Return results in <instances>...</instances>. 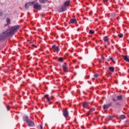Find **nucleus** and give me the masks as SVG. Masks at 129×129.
Listing matches in <instances>:
<instances>
[{
  "label": "nucleus",
  "instance_id": "obj_36",
  "mask_svg": "<svg viewBox=\"0 0 129 129\" xmlns=\"http://www.w3.org/2000/svg\"><path fill=\"white\" fill-rule=\"evenodd\" d=\"M64 64H65L64 65L65 66H67V64L66 63H64Z\"/></svg>",
  "mask_w": 129,
  "mask_h": 129
},
{
  "label": "nucleus",
  "instance_id": "obj_20",
  "mask_svg": "<svg viewBox=\"0 0 129 129\" xmlns=\"http://www.w3.org/2000/svg\"><path fill=\"white\" fill-rule=\"evenodd\" d=\"M39 2L41 3V4H45V3H47V1L48 0H39Z\"/></svg>",
  "mask_w": 129,
  "mask_h": 129
},
{
  "label": "nucleus",
  "instance_id": "obj_10",
  "mask_svg": "<svg viewBox=\"0 0 129 129\" xmlns=\"http://www.w3.org/2000/svg\"><path fill=\"white\" fill-rule=\"evenodd\" d=\"M124 60L129 63V56L127 55H123Z\"/></svg>",
  "mask_w": 129,
  "mask_h": 129
},
{
  "label": "nucleus",
  "instance_id": "obj_13",
  "mask_svg": "<svg viewBox=\"0 0 129 129\" xmlns=\"http://www.w3.org/2000/svg\"><path fill=\"white\" fill-rule=\"evenodd\" d=\"M89 104V102H85L83 104V106L84 108H85L86 107V106H88V105Z\"/></svg>",
  "mask_w": 129,
  "mask_h": 129
},
{
  "label": "nucleus",
  "instance_id": "obj_23",
  "mask_svg": "<svg viewBox=\"0 0 129 129\" xmlns=\"http://www.w3.org/2000/svg\"><path fill=\"white\" fill-rule=\"evenodd\" d=\"M7 25H9L10 24V23H11L10 19H9V18L7 19Z\"/></svg>",
  "mask_w": 129,
  "mask_h": 129
},
{
  "label": "nucleus",
  "instance_id": "obj_25",
  "mask_svg": "<svg viewBox=\"0 0 129 129\" xmlns=\"http://www.w3.org/2000/svg\"><path fill=\"white\" fill-rule=\"evenodd\" d=\"M59 62H63V58L59 57L58 59Z\"/></svg>",
  "mask_w": 129,
  "mask_h": 129
},
{
  "label": "nucleus",
  "instance_id": "obj_12",
  "mask_svg": "<svg viewBox=\"0 0 129 129\" xmlns=\"http://www.w3.org/2000/svg\"><path fill=\"white\" fill-rule=\"evenodd\" d=\"M109 16H110V17H111L112 18H114V17H115V16H116V14L114 13H111L109 14Z\"/></svg>",
  "mask_w": 129,
  "mask_h": 129
},
{
  "label": "nucleus",
  "instance_id": "obj_40",
  "mask_svg": "<svg viewBox=\"0 0 129 129\" xmlns=\"http://www.w3.org/2000/svg\"><path fill=\"white\" fill-rule=\"evenodd\" d=\"M79 59H82V57H80Z\"/></svg>",
  "mask_w": 129,
  "mask_h": 129
},
{
  "label": "nucleus",
  "instance_id": "obj_8",
  "mask_svg": "<svg viewBox=\"0 0 129 129\" xmlns=\"http://www.w3.org/2000/svg\"><path fill=\"white\" fill-rule=\"evenodd\" d=\"M69 114L68 113V111L67 110V109L63 110V115H64V117H67V116H68Z\"/></svg>",
  "mask_w": 129,
  "mask_h": 129
},
{
  "label": "nucleus",
  "instance_id": "obj_42",
  "mask_svg": "<svg viewBox=\"0 0 129 129\" xmlns=\"http://www.w3.org/2000/svg\"><path fill=\"white\" fill-rule=\"evenodd\" d=\"M126 122H128V121H127V120H126Z\"/></svg>",
  "mask_w": 129,
  "mask_h": 129
},
{
  "label": "nucleus",
  "instance_id": "obj_43",
  "mask_svg": "<svg viewBox=\"0 0 129 129\" xmlns=\"http://www.w3.org/2000/svg\"><path fill=\"white\" fill-rule=\"evenodd\" d=\"M78 31H79V28L78 29Z\"/></svg>",
  "mask_w": 129,
  "mask_h": 129
},
{
  "label": "nucleus",
  "instance_id": "obj_6",
  "mask_svg": "<svg viewBox=\"0 0 129 129\" xmlns=\"http://www.w3.org/2000/svg\"><path fill=\"white\" fill-rule=\"evenodd\" d=\"M28 126H35V123L32 120H30L27 123Z\"/></svg>",
  "mask_w": 129,
  "mask_h": 129
},
{
  "label": "nucleus",
  "instance_id": "obj_1",
  "mask_svg": "<svg viewBox=\"0 0 129 129\" xmlns=\"http://www.w3.org/2000/svg\"><path fill=\"white\" fill-rule=\"evenodd\" d=\"M19 29H20L19 25L14 26L9 28L8 30L3 32L2 33L0 34V42L2 41H4V40H6L8 37H10V36H13L16 34L18 31H19Z\"/></svg>",
  "mask_w": 129,
  "mask_h": 129
},
{
  "label": "nucleus",
  "instance_id": "obj_28",
  "mask_svg": "<svg viewBox=\"0 0 129 129\" xmlns=\"http://www.w3.org/2000/svg\"><path fill=\"white\" fill-rule=\"evenodd\" d=\"M4 13L0 11V17H3Z\"/></svg>",
  "mask_w": 129,
  "mask_h": 129
},
{
  "label": "nucleus",
  "instance_id": "obj_26",
  "mask_svg": "<svg viewBox=\"0 0 129 129\" xmlns=\"http://www.w3.org/2000/svg\"><path fill=\"white\" fill-rule=\"evenodd\" d=\"M89 33V34H93L94 33V31H92V30H90Z\"/></svg>",
  "mask_w": 129,
  "mask_h": 129
},
{
  "label": "nucleus",
  "instance_id": "obj_4",
  "mask_svg": "<svg viewBox=\"0 0 129 129\" xmlns=\"http://www.w3.org/2000/svg\"><path fill=\"white\" fill-rule=\"evenodd\" d=\"M34 4H35V2H30L27 3V4H25V9H29V7L31 6H33Z\"/></svg>",
  "mask_w": 129,
  "mask_h": 129
},
{
  "label": "nucleus",
  "instance_id": "obj_3",
  "mask_svg": "<svg viewBox=\"0 0 129 129\" xmlns=\"http://www.w3.org/2000/svg\"><path fill=\"white\" fill-rule=\"evenodd\" d=\"M32 6H33V9L38 10L39 11H41V10H42V7L41 5H39L38 3H35V2L34 4Z\"/></svg>",
  "mask_w": 129,
  "mask_h": 129
},
{
  "label": "nucleus",
  "instance_id": "obj_29",
  "mask_svg": "<svg viewBox=\"0 0 129 129\" xmlns=\"http://www.w3.org/2000/svg\"><path fill=\"white\" fill-rule=\"evenodd\" d=\"M32 47H33L34 48H37V46L34 45V44H32Z\"/></svg>",
  "mask_w": 129,
  "mask_h": 129
},
{
  "label": "nucleus",
  "instance_id": "obj_27",
  "mask_svg": "<svg viewBox=\"0 0 129 129\" xmlns=\"http://www.w3.org/2000/svg\"><path fill=\"white\" fill-rule=\"evenodd\" d=\"M94 77H95V78H97V77H98V74H96L94 75Z\"/></svg>",
  "mask_w": 129,
  "mask_h": 129
},
{
  "label": "nucleus",
  "instance_id": "obj_37",
  "mask_svg": "<svg viewBox=\"0 0 129 129\" xmlns=\"http://www.w3.org/2000/svg\"><path fill=\"white\" fill-rule=\"evenodd\" d=\"M91 111H92V109H91L90 112H91Z\"/></svg>",
  "mask_w": 129,
  "mask_h": 129
},
{
  "label": "nucleus",
  "instance_id": "obj_32",
  "mask_svg": "<svg viewBox=\"0 0 129 129\" xmlns=\"http://www.w3.org/2000/svg\"><path fill=\"white\" fill-rule=\"evenodd\" d=\"M115 104H116V105H119V103L116 102V103H115Z\"/></svg>",
  "mask_w": 129,
  "mask_h": 129
},
{
  "label": "nucleus",
  "instance_id": "obj_2",
  "mask_svg": "<svg viewBox=\"0 0 129 129\" xmlns=\"http://www.w3.org/2000/svg\"><path fill=\"white\" fill-rule=\"evenodd\" d=\"M69 4H70V1L68 0L63 3V4L58 9V12L62 13L67 11L69 7Z\"/></svg>",
  "mask_w": 129,
  "mask_h": 129
},
{
  "label": "nucleus",
  "instance_id": "obj_15",
  "mask_svg": "<svg viewBox=\"0 0 129 129\" xmlns=\"http://www.w3.org/2000/svg\"><path fill=\"white\" fill-rule=\"evenodd\" d=\"M117 100H121L122 99V96L119 95L117 97Z\"/></svg>",
  "mask_w": 129,
  "mask_h": 129
},
{
  "label": "nucleus",
  "instance_id": "obj_38",
  "mask_svg": "<svg viewBox=\"0 0 129 129\" xmlns=\"http://www.w3.org/2000/svg\"><path fill=\"white\" fill-rule=\"evenodd\" d=\"M82 128H84V127L81 126Z\"/></svg>",
  "mask_w": 129,
  "mask_h": 129
},
{
  "label": "nucleus",
  "instance_id": "obj_19",
  "mask_svg": "<svg viewBox=\"0 0 129 129\" xmlns=\"http://www.w3.org/2000/svg\"><path fill=\"white\" fill-rule=\"evenodd\" d=\"M109 70L111 71V72H114V68L113 67H110L109 68Z\"/></svg>",
  "mask_w": 129,
  "mask_h": 129
},
{
  "label": "nucleus",
  "instance_id": "obj_5",
  "mask_svg": "<svg viewBox=\"0 0 129 129\" xmlns=\"http://www.w3.org/2000/svg\"><path fill=\"white\" fill-rule=\"evenodd\" d=\"M111 106V103H108V104H104L103 106V109H107L109 108V107H110Z\"/></svg>",
  "mask_w": 129,
  "mask_h": 129
},
{
  "label": "nucleus",
  "instance_id": "obj_16",
  "mask_svg": "<svg viewBox=\"0 0 129 129\" xmlns=\"http://www.w3.org/2000/svg\"><path fill=\"white\" fill-rule=\"evenodd\" d=\"M44 97L46 98L47 101H50V98H49V95H45Z\"/></svg>",
  "mask_w": 129,
  "mask_h": 129
},
{
  "label": "nucleus",
  "instance_id": "obj_21",
  "mask_svg": "<svg viewBox=\"0 0 129 129\" xmlns=\"http://www.w3.org/2000/svg\"><path fill=\"white\" fill-rule=\"evenodd\" d=\"M103 40L104 42H107L108 41V38L106 36L103 37Z\"/></svg>",
  "mask_w": 129,
  "mask_h": 129
},
{
  "label": "nucleus",
  "instance_id": "obj_11",
  "mask_svg": "<svg viewBox=\"0 0 129 129\" xmlns=\"http://www.w3.org/2000/svg\"><path fill=\"white\" fill-rule=\"evenodd\" d=\"M62 69L63 70V71L64 72H67V71L68 70V68H67V67L63 64V65H62Z\"/></svg>",
  "mask_w": 129,
  "mask_h": 129
},
{
  "label": "nucleus",
  "instance_id": "obj_24",
  "mask_svg": "<svg viewBox=\"0 0 129 129\" xmlns=\"http://www.w3.org/2000/svg\"><path fill=\"white\" fill-rule=\"evenodd\" d=\"M118 36L119 37V38H122V37H123V35H122V34L121 33H120L118 35Z\"/></svg>",
  "mask_w": 129,
  "mask_h": 129
},
{
  "label": "nucleus",
  "instance_id": "obj_35",
  "mask_svg": "<svg viewBox=\"0 0 129 129\" xmlns=\"http://www.w3.org/2000/svg\"><path fill=\"white\" fill-rule=\"evenodd\" d=\"M92 110H95V108H92Z\"/></svg>",
  "mask_w": 129,
  "mask_h": 129
},
{
  "label": "nucleus",
  "instance_id": "obj_39",
  "mask_svg": "<svg viewBox=\"0 0 129 129\" xmlns=\"http://www.w3.org/2000/svg\"><path fill=\"white\" fill-rule=\"evenodd\" d=\"M108 0H105L104 2H107Z\"/></svg>",
  "mask_w": 129,
  "mask_h": 129
},
{
  "label": "nucleus",
  "instance_id": "obj_17",
  "mask_svg": "<svg viewBox=\"0 0 129 129\" xmlns=\"http://www.w3.org/2000/svg\"><path fill=\"white\" fill-rule=\"evenodd\" d=\"M70 22L72 24H74V23H75V22H76V19H71Z\"/></svg>",
  "mask_w": 129,
  "mask_h": 129
},
{
  "label": "nucleus",
  "instance_id": "obj_9",
  "mask_svg": "<svg viewBox=\"0 0 129 129\" xmlns=\"http://www.w3.org/2000/svg\"><path fill=\"white\" fill-rule=\"evenodd\" d=\"M52 48L54 49L55 51H57V52L59 51V47L55 45H52Z\"/></svg>",
  "mask_w": 129,
  "mask_h": 129
},
{
  "label": "nucleus",
  "instance_id": "obj_41",
  "mask_svg": "<svg viewBox=\"0 0 129 129\" xmlns=\"http://www.w3.org/2000/svg\"><path fill=\"white\" fill-rule=\"evenodd\" d=\"M102 59H104V57H102Z\"/></svg>",
  "mask_w": 129,
  "mask_h": 129
},
{
  "label": "nucleus",
  "instance_id": "obj_34",
  "mask_svg": "<svg viewBox=\"0 0 129 129\" xmlns=\"http://www.w3.org/2000/svg\"><path fill=\"white\" fill-rule=\"evenodd\" d=\"M113 101H116V99H115L114 98H113Z\"/></svg>",
  "mask_w": 129,
  "mask_h": 129
},
{
  "label": "nucleus",
  "instance_id": "obj_31",
  "mask_svg": "<svg viewBox=\"0 0 129 129\" xmlns=\"http://www.w3.org/2000/svg\"><path fill=\"white\" fill-rule=\"evenodd\" d=\"M7 110H10V106H8L7 107Z\"/></svg>",
  "mask_w": 129,
  "mask_h": 129
},
{
  "label": "nucleus",
  "instance_id": "obj_14",
  "mask_svg": "<svg viewBox=\"0 0 129 129\" xmlns=\"http://www.w3.org/2000/svg\"><path fill=\"white\" fill-rule=\"evenodd\" d=\"M109 58H110V60H111L112 62H113L114 63V64H117V61L116 62L115 61H114L113 60V58L112 57H110V56H109Z\"/></svg>",
  "mask_w": 129,
  "mask_h": 129
},
{
  "label": "nucleus",
  "instance_id": "obj_30",
  "mask_svg": "<svg viewBox=\"0 0 129 129\" xmlns=\"http://www.w3.org/2000/svg\"><path fill=\"white\" fill-rule=\"evenodd\" d=\"M40 129H43V125L42 124H40Z\"/></svg>",
  "mask_w": 129,
  "mask_h": 129
},
{
  "label": "nucleus",
  "instance_id": "obj_33",
  "mask_svg": "<svg viewBox=\"0 0 129 129\" xmlns=\"http://www.w3.org/2000/svg\"><path fill=\"white\" fill-rule=\"evenodd\" d=\"M91 113L90 111H88V115H89V114H90Z\"/></svg>",
  "mask_w": 129,
  "mask_h": 129
},
{
  "label": "nucleus",
  "instance_id": "obj_22",
  "mask_svg": "<svg viewBox=\"0 0 129 129\" xmlns=\"http://www.w3.org/2000/svg\"><path fill=\"white\" fill-rule=\"evenodd\" d=\"M125 118V116L124 115H120V119H124Z\"/></svg>",
  "mask_w": 129,
  "mask_h": 129
},
{
  "label": "nucleus",
  "instance_id": "obj_7",
  "mask_svg": "<svg viewBox=\"0 0 129 129\" xmlns=\"http://www.w3.org/2000/svg\"><path fill=\"white\" fill-rule=\"evenodd\" d=\"M23 119L24 121H26L27 123L28 121H30L31 120L29 118V117L28 116H25L23 117Z\"/></svg>",
  "mask_w": 129,
  "mask_h": 129
},
{
  "label": "nucleus",
  "instance_id": "obj_18",
  "mask_svg": "<svg viewBox=\"0 0 129 129\" xmlns=\"http://www.w3.org/2000/svg\"><path fill=\"white\" fill-rule=\"evenodd\" d=\"M73 96V93H71L68 95V98H72V96Z\"/></svg>",
  "mask_w": 129,
  "mask_h": 129
}]
</instances>
